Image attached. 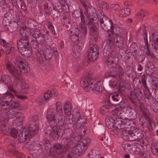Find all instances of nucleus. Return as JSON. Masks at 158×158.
Listing matches in <instances>:
<instances>
[{
  "mask_svg": "<svg viewBox=\"0 0 158 158\" xmlns=\"http://www.w3.org/2000/svg\"><path fill=\"white\" fill-rule=\"evenodd\" d=\"M69 130V129L64 130L60 127H56L53 128L51 135L54 140H57L60 139L63 135H65V133L67 134V132Z\"/></svg>",
  "mask_w": 158,
  "mask_h": 158,
  "instance_id": "nucleus-9",
  "label": "nucleus"
},
{
  "mask_svg": "<svg viewBox=\"0 0 158 158\" xmlns=\"http://www.w3.org/2000/svg\"><path fill=\"white\" fill-rule=\"evenodd\" d=\"M74 49V46H73L72 49V52L71 55L74 57L77 58L80 55V51H79L78 49Z\"/></svg>",
  "mask_w": 158,
  "mask_h": 158,
  "instance_id": "nucleus-53",
  "label": "nucleus"
},
{
  "mask_svg": "<svg viewBox=\"0 0 158 158\" xmlns=\"http://www.w3.org/2000/svg\"><path fill=\"white\" fill-rule=\"evenodd\" d=\"M115 38L116 45L118 48L122 47L124 44V38L123 36H117Z\"/></svg>",
  "mask_w": 158,
  "mask_h": 158,
  "instance_id": "nucleus-34",
  "label": "nucleus"
},
{
  "mask_svg": "<svg viewBox=\"0 0 158 158\" xmlns=\"http://www.w3.org/2000/svg\"><path fill=\"white\" fill-rule=\"evenodd\" d=\"M84 148V147H82L79 143L73 148L72 152L74 155L79 156L82 154L85 150Z\"/></svg>",
  "mask_w": 158,
  "mask_h": 158,
  "instance_id": "nucleus-16",
  "label": "nucleus"
},
{
  "mask_svg": "<svg viewBox=\"0 0 158 158\" xmlns=\"http://www.w3.org/2000/svg\"><path fill=\"white\" fill-rule=\"evenodd\" d=\"M147 78V76L145 74H143L141 77V81L142 82V85L144 88V94L147 99H150L152 97V95L147 86L146 80Z\"/></svg>",
  "mask_w": 158,
  "mask_h": 158,
  "instance_id": "nucleus-12",
  "label": "nucleus"
},
{
  "mask_svg": "<svg viewBox=\"0 0 158 158\" xmlns=\"http://www.w3.org/2000/svg\"><path fill=\"white\" fill-rule=\"evenodd\" d=\"M151 150L153 155H158V143H153L152 144Z\"/></svg>",
  "mask_w": 158,
  "mask_h": 158,
  "instance_id": "nucleus-45",
  "label": "nucleus"
},
{
  "mask_svg": "<svg viewBox=\"0 0 158 158\" xmlns=\"http://www.w3.org/2000/svg\"><path fill=\"white\" fill-rule=\"evenodd\" d=\"M123 112L126 117V119L132 120L137 117L136 112L131 107L127 106L126 109H125Z\"/></svg>",
  "mask_w": 158,
  "mask_h": 158,
  "instance_id": "nucleus-13",
  "label": "nucleus"
},
{
  "mask_svg": "<svg viewBox=\"0 0 158 158\" xmlns=\"http://www.w3.org/2000/svg\"><path fill=\"white\" fill-rule=\"evenodd\" d=\"M16 111H14L13 110L11 109L6 110L4 112H3L1 113L2 116L6 115L9 118H13L15 117L16 114Z\"/></svg>",
  "mask_w": 158,
  "mask_h": 158,
  "instance_id": "nucleus-30",
  "label": "nucleus"
},
{
  "mask_svg": "<svg viewBox=\"0 0 158 158\" xmlns=\"http://www.w3.org/2000/svg\"><path fill=\"white\" fill-rule=\"evenodd\" d=\"M13 77L14 79L13 83H12L10 86H12L13 87H15L18 85L19 81H21L22 79V75L20 74Z\"/></svg>",
  "mask_w": 158,
  "mask_h": 158,
  "instance_id": "nucleus-37",
  "label": "nucleus"
},
{
  "mask_svg": "<svg viewBox=\"0 0 158 158\" xmlns=\"http://www.w3.org/2000/svg\"><path fill=\"white\" fill-rule=\"evenodd\" d=\"M114 32L115 35V37L117 36H123V29L119 27H115Z\"/></svg>",
  "mask_w": 158,
  "mask_h": 158,
  "instance_id": "nucleus-49",
  "label": "nucleus"
},
{
  "mask_svg": "<svg viewBox=\"0 0 158 158\" xmlns=\"http://www.w3.org/2000/svg\"><path fill=\"white\" fill-rule=\"evenodd\" d=\"M35 39L31 40V44L33 48L39 50L42 47L41 44L39 43H43L45 41V35L41 34Z\"/></svg>",
  "mask_w": 158,
  "mask_h": 158,
  "instance_id": "nucleus-10",
  "label": "nucleus"
},
{
  "mask_svg": "<svg viewBox=\"0 0 158 158\" xmlns=\"http://www.w3.org/2000/svg\"><path fill=\"white\" fill-rule=\"evenodd\" d=\"M84 45V40L81 39L80 41L78 43L74 45V49H78L79 50V51H81L82 47H83Z\"/></svg>",
  "mask_w": 158,
  "mask_h": 158,
  "instance_id": "nucleus-51",
  "label": "nucleus"
},
{
  "mask_svg": "<svg viewBox=\"0 0 158 158\" xmlns=\"http://www.w3.org/2000/svg\"><path fill=\"white\" fill-rule=\"evenodd\" d=\"M59 115V116H58L57 117L58 123L60 126L62 127L65 123L64 117L62 115V114Z\"/></svg>",
  "mask_w": 158,
  "mask_h": 158,
  "instance_id": "nucleus-52",
  "label": "nucleus"
},
{
  "mask_svg": "<svg viewBox=\"0 0 158 158\" xmlns=\"http://www.w3.org/2000/svg\"><path fill=\"white\" fill-rule=\"evenodd\" d=\"M108 52H109L108 53L107 52L106 53H105L104 51H103V55L105 57L109 56L105 61V63L108 66H111L113 64H116L119 61L117 52L114 50V49H110V51L108 50Z\"/></svg>",
  "mask_w": 158,
  "mask_h": 158,
  "instance_id": "nucleus-5",
  "label": "nucleus"
},
{
  "mask_svg": "<svg viewBox=\"0 0 158 158\" xmlns=\"http://www.w3.org/2000/svg\"><path fill=\"white\" fill-rule=\"evenodd\" d=\"M90 142L89 138L88 137L84 139L80 142L79 144L81 145L82 147H84V148L86 150L87 148V147L89 145Z\"/></svg>",
  "mask_w": 158,
  "mask_h": 158,
  "instance_id": "nucleus-39",
  "label": "nucleus"
},
{
  "mask_svg": "<svg viewBox=\"0 0 158 158\" xmlns=\"http://www.w3.org/2000/svg\"><path fill=\"white\" fill-rule=\"evenodd\" d=\"M46 24L48 28L50 30L52 33L54 35H56V34L55 31L54 27L52 23L50 21H48L46 22Z\"/></svg>",
  "mask_w": 158,
  "mask_h": 158,
  "instance_id": "nucleus-50",
  "label": "nucleus"
},
{
  "mask_svg": "<svg viewBox=\"0 0 158 158\" xmlns=\"http://www.w3.org/2000/svg\"><path fill=\"white\" fill-rule=\"evenodd\" d=\"M2 117L0 119V122L2 124V127L3 130H7V128L6 127L8 126V122L9 118L6 115L2 116Z\"/></svg>",
  "mask_w": 158,
  "mask_h": 158,
  "instance_id": "nucleus-33",
  "label": "nucleus"
},
{
  "mask_svg": "<svg viewBox=\"0 0 158 158\" xmlns=\"http://www.w3.org/2000/svg\"><path fill=\"white\" fill-rule=\"evenodd\" d=\"M47 118L48 121L56 118L54 112L51 110H48Z\"/></svg>",
  "mask_w": 158,
  "mask_h": 158,
  "instance_id": "nucleus-44",
  "label": "nucleus"
},
{
  "mask_svg": "<svg viewBox=\"0 0 158 158\" xmlns=\"http://www.w3.org/2000/svg\"><path fill=\"white\" fill-rule=\"evenodd\" d=\"M122 98L120 94H111L108 95L107 102L111 106L117 105L121 102Z\"/></svg>",
  "mask_w": 158,
  "mask_h": 158,
  "instance_id": "nucleus-11",
  "label": "nucleus"
},
{
  "mask_svg": "<svg viewBox=\"0 0 158 158\" xmlns=\"http://www.w3.org/2000/svg\"><path fill=\"white\" fill-rule=\"evenodd\" d=\"M18 135V139L19 141L20 142H24L27 137L26 132L23 131H19Z\"/></svg>",
  "mask_w": 158,
  "mask_h": 158,
  "instance_id": "nucleus-36",
  "label": "nucleus"
},
{
  "mask_svg": "<svg viewBox=\"0 0 158 158\" xmlns=\"http://www.w3.org/2000/svg\"><path fill=\"white\" fill-rule=\"evenodd\" d=\"M134 133V132L133 131H130V132L128 135L127 139L126 140L131 141H135V135Z\"/></svg>",
  "mask_w": 158,
  "mask_h": 158,
  "instance_id": "nucleus-61",
  "label": "nucleus"
},
{
  "mask_svg": "<svg viewBox=\"0 0 158 158\" xmlns=\"http://www.w3.org/2000/svg\"><path fill=\"white\" fill-rule=\"evenodd\" d=\"M73 16L76 18H79L81 17V20L82 16H84L82 10L80 9V10H76L73 13Z\"/></svg>",
  "mask_w": 158,
  "mask_h": 158,
  "instance_id": "nucleus-55",
  "label": "nucleus"
},
{
  "mask_svg": "<svg viewBox=\"0 0 158 158\" xmlns=\"http://www.w3.org/2000/svg\"><path fill=\"white\" fill-rule=\"evenodd\" d=\"M42 33L40 30L37 28H34L32 31L31 32V35L35 39L38 37Z\"/></svg>",
  "mask_w": 158,
  "mask_h": 158,
  "instance_id": "nucleus-42",
  "label": "nucleus"
},
{
  "mask_svg": "<svg viewBox=\"0 0 158 158\" xmlns=\"http://www.w3.org/2000/svg\"><path fill=\"white\" fill-rule=\"evenodd\" d=\"M14 96L13 94L7 91L1 97L2 101L10 103L11 102L12 98Z\"/></svg>",
  "mask_w": 158,
  "mask_h": 158,
  "instance_id": "nucleus-26",
  "label": "nucleus"
},
{
  "mask_svg": "<svg viewBox=\"0 0 158 158\" xmlns=\"http://www.w3.org/2000/svg\"><path fill=\"white\" fill-rule=\"evenodd\" d=\"M117 105H118V107H119L123 111V112H124V110L125 109H127V104L125 102L123 101H122V99H121V101L119 104H118Z\"/></svg>",
  "mask_w": 158,
  "mask_h": 158,
  "instance_id": "nucleus-62",
  "label": "nucleus"
},
{
  "mask_svg": "<svg viewBox=\"0 0 158 158\" xmlns=\"http://www.w3.org/2000/svg\"><path fill=\"white\" fill-rule=\"evenodd\" d=\"M131 97L130 100L133 104L134 106H137V102L136 99L138 100H140L143 98L142 93L139 88H134V90L130 92Z\"/></svg>",
  "mask_w": 158,
  "mask_h": 158,
  "instance_id": "nucleus-7",
  "label": "nucleus"
},
{
  "mask_svg": "<svg viewBox=\"0 0 158 158\" xmlns=\"http://www.w3.org/2000/svg\"><path fill=\"white\" fill-rule=\"evenodd\" d=\"M150 80L152 85V86L154 89L156 88L158 86V78L154 77L152 76Z\"/></svg>",
  "mask_w": 158,
  "mask_h": 158,
  "instance_id": "nucleus-47",
  "label": "nucleus"
},
{
  "mask_svg": "<svg viewBox=\"0 0 158 158\" xmlns=\"http://www.w3.org/2000/svg\"><path fill=\"white\" fill-rule=\"evenodd\" d=\"M134 133L135 141H136L141 140L144 136L143 131L139 130H138L134 132Z\"/></svg>",
  "mask_w": 158,
  "mask_h": 158,
  "instance_id": "nucleus-35",
  "label": "nucleus"
},
{
  "mask_svg": "<svg viewBox=\"0 0 158 158\" xmlns=\"http://www.w3.org/2000/svg\"><path fill=\"white\" fill-rule=\"evenodd\" d=\"M105 123L107 127L109 129H112L115 128L116 121L110 117L106 118L105 120Z\"/></svg>",
  "mask_w": 158,
  "mask_h": 158,
  "instance_id": "nucleus-25",
  "label": "nucleus"
},
{
  "mask_svg": "<svg viewBox=\"0 0 158 158\" xmlns=\"http://www.w3.org/2000/svg\"><path fill=\"white\" fill-rule=\"evenodd\" d=\"M105 77H112L116 78L118 76V71L117 68L114 67H111L108 72L105 74Z\"/></svg>",
  "mask_w": 158,
  "mask_h": 158,
  "instance_id": "nucleus-21",
  "label": "nucleus"
},
{
  "mask_svg": "<svg viewBox=\"0 0 158 158\" xmlns=\"http://www.w3.org/2000/svg\"><path fill=\"white\" fill-rule=\"evenodd\" d=\"M38 116H37L30 117L29 118V127H38Z\"/></svg>",
  "mask_w": 158,
  "mask_h": 158,
  "instance_id": "nucleus-20",
  "label": "nucleus"
},
{
  "mask_svg": "<svg viewBox=\"0 0 158 158\" xmlns=\"http://www.w3.org/2000/svg\"><path fill=\"white\" fill-rule=\"evenodd\" d=\"M63 145L62 143H57L54 144L53 145V148L55 150H59L60 149L62 151V148Z\"/></svg>",
  "mask_w": 158,
  "mask_h": 158,
  "instance_id": "nucleus-63",
  "label": "nucleus"
},
{
  "mask_svg": "<svg viewBox=\"0 0 158 158\" xmlns=\"http://www.w3.org/2000/svg\"><path fill=\"white\" fill-rule=\"evenodd\" d=\"M97 15L98 18V23H100V27L102 29L106 31H109L111 30L113 31L112 21L104 15L102 10H98Z\"/></svg>",
  "mask_w": 158,
  "mask_h": 158,
  "instance_id": "nucleus-3",
  "label": "nucleus"
},
{
  "mask_svg": "<svg viewBox=\"0 0 158 158\" xmlns=\"http://www.w3.org/2000/svg\"><path fill=\"white\" fill-rule=\"evenodd\" d=\"M29 39L21 38L17 42L18 50L23 56L28 57L32 53V50L29 47Z\"/></svg>",
  "mask_w": 158,
  "mask_h": 158,
  "instance_id": "nucleus-4",
  "label": "nucleus"
},
{
  "mask_svg": "<svg viewBox=\"0 0 158 158\" xmlns=\"http://www.w3.org/2000/svg\"><path fill=\"white\" fill-rule=\"evenodd\" d=\"M95 15V14L94 12H92L91 13H90V11H89L88 14V17L87 16L85 19V16H82L81 22L83 23H85L86 24L88 25L89 26L94 24V22L96 23L97 22L95 21L94 19Z\"/></svg>",
  "mask_w": 158,
  "mask_h": 158,
  "instance_id": "nucleus-14",
  "label": "nucleus"
},
{
  "mask_svg": "<svg viewBox=\"0 0 158 158\" xmlns=\"http://www.w3.org/2000/svg\"><path fill=\"white\" fill-rule=\"evenodd\" d=\"M115 41V39L113 35L112 34H109L107 37L106 44L103 49L105 53L107 52L108 53V50L110 51V49H114Z\"/></svg>",
  "mask_w": 158,
  "mask_h": 158,
  "instance_id": "nucleus-8",
  "label": "nucleus"
},
{
  "mask_svg": "<svg viewBox=\"0 0 158 158\" xmlns=\"http://www.w3.org/2000/svg\"><path fill=\"white\" fill-rule=\"evenodd\" d=\"M89 30L90 35H92L95 40H96L98 37V32L97 31V28L96 25L94 24L89 26Z\"/></svg>",
  "mask_w": 158,
  "mask_h": 158,
  "instance_id": "nucleus-19",
  "label": "nucleus"
},
{
  "mask_svg": "<svg viewBox=\"0 0 158 158\" xmlns=\"http://www.w3.org/2000/svg\"><path fill=\"white\" fill-rule=\"evenodd\" d=\"M48 122L50 126L53 128H56V127H59L57 126V121L56 118L48 120Z\"/></svg>",
  "mask_w": 158,
  "mask_h": 158,
  "instance_id": "nucleus-58",
  "label": "nucleus"
},
{
  "mask_svg": "<svg viewBox=\"0 0 158 158\" xmlns=\"http://www.w3.org/2000/svg\"><path fill=\"white\" fill-rule=\"evenodd\" d=\"M35 52L36 57V59L39 61L40 63L42 62L43 58L41 52L40 51L41 50V48L39 50L36 49Z\"/></svg>",
  "mask_w": 158,
  "mask_h": 158,
  "instance_id": "nucleus-54",
  "label": "nucleus"
},
{
  "mask_svg": "<svg viewBox=\"0 0 158 158\" xmlns=\"http://www.w3.org/2000/svg\"><path fill=\"white\" fill-rule=\"evenodd\" d=\"M146 27H144V28L143 30V32L144 33L143 35V39L144 40V42L145 44V46L146 47V48L147 50V51L146 52V54L148 56H150L152 58H153L155 57L154 55V54L152 53V52H151L149 48V46L148 40L147 35L146 32Z\"/></svg>",
  "mask_w": 158,
  "mask_h": 158,
  "instance_id": "nucleus-15",
  "label": "nucleus"
},
{
  "mask_svg": "<svg viewBox=\"0 0 158 158\" xmlns=\"http://www.w3.org/2000/svg\"><path fill=\"white\" fill-rule=\"evenodd\" d=\"M129 50L133 54H137L138 50V46L137 44L134 42L132 43L131 44H130Z\"/></svg>",
  "mask_w": 158,
  "mask_h": 158,
  "instance_id": "nucleus-41",
  "label": "nucleus"
},
{
  "mask_svg": "<svg viewBox=\"0 0 158 158\" xmlns=\"http://www.w3.org/2000/svg\"><path fill=\"white\" fill-rule=\"evenodd\" d=\"M56 113L57 115H61L63 114V109L62 104L60 102H57L56 104Z\"/></svg>",
  "mask_w": 158,
  "mask_h": 158,
  "instance_id": "nucleus-40",
  "label": "nucleus"
},
{
  "mask_svg": "<svg viewBox=\"0 0 158 158\" xmlns=\"http://www.w3.org/2000/svg\"><path fill=\"white\" fill-rule=\"evenodd\" d=\"M115 124L116 125L115 126V128L118 129V130L120 132V133L124 131V130H126V126L130 125L128 124V122L127 121L126 123H124V122H123L122 120L119 121L117 120L116 121Z\"/></svg>",
  "mask_w": 158,
  "mask_h": 158,
  "instance_id": "nucleus-17",
  "label": "nucleus"
},
{
  "mask_svg": "<svg viewBox=\"0 0 158 158\" xmlns=\"http://www.w3.org/2000/svg\"><path fill=\"white\" fill-rule=\"evenodd\" d=\"M149 126L151 127L153 131H156V129L158 128V123L154 122L152 119L149 121Z\"/></svg>",
  "mask_w": 158,
  "mask_h": 158,
  "instance_id": "nucleus-48",
  "label": "nucleus"
},
{
  "mask_svg": "<svg viewBox=\"0 0 158 158\" xmlns=\"http://www.w3.org/2000/svg\"><path fill=\"white\" fill-rule=\"evenodd\" d=\"M44 58L46 60H49L51 59L53 56L52 52L51 50L48 48H45L43 51Z\"/></svg>",
  "mask_w": 158,
  "mask_h": 158,
  "instance_id": "nucleus-31",
  "label": "nucleus"
},
{
  "mask_svg": "<svg viewBox=\"0 0 158 158\" xmlns=\"http://www.w3.org/2000/svg\"><path fill=\"white\" fill-rule=\"evenodd\" d=\"M94 82V80L91 78H88L83 81L82 83L81 82V85L86 92L93 90L94 93L97 94L101 92L104 88L103 85L99 82L93 85Z\"/></svg>",
  "mask_w": 158,
  "mask_h": 158,
  "instance_id": "nucleus-2",
  "label": "nucleus"
},
{
  "mask_svg": "<svg viewBox=\"0 0 158 158\" xmlns=\"http://www.w3.org/2000/svg\"><path fill=\"white\" fill-rule=\"evenodd\" d=\"M38 127H29V128L25 131L27 137L31 138L35 136L38 132Z\"/></svg>",
  "mask_w": 158,
  "mask_h": 158,
  "instance_id": "nucleus-27",
  "label": "nucleus"
},
{
  "mask_svg": "<svg viewBox=\"0 0 158 158\" xmlns=\"http://www.w3.org/2000/svg\"><path fill=\"white\" fill-rule=\"evenodd\" d=\"M95 131L98 133H103L105 131V127L103 124L98 121L94 123Z\"/></svg>",
  "mask_w": 158,
  "mask_h": 158,
  "instance_id": "nucleus-23",
  "label": "nucleus"
},
{
  "mask_svg": "<svg viewBox=\"0 0 158 158\" xmlns=\"http://www.w3.org/2000/svg\"><path fill=\"white\" fill-rule=\"evenodd\" d=\"M148 13L143 10H140L137 13L136 15L138 16L140 19H142L144 17L148 15Z\"/></svg>",
  "mask_w": 158,
  "mask_h": 158,
  "instance_id": "nucleus-56",
  "label": "nucleus"
},
{
  "mask_svg": "<svg viewBox=\"0 0 158 158\" xmlns=\"http://www.w3.org/2000/svg\"><path fill=\"white\" fill-rule=\"evenodd\" d=\"M125 73L128 77L132 78L134 77L136 74L133 68L130 65H128L126 67Z\"/></svg>",
  "mask_w": 158,
  "mask_h": 158,
  "instance_id": "nucleus-24",
  "label": "nucleus"
},
{
  "mask_svg": "<svg viewBox=\"0 0 158 158\" xmlns=\"http://www.w3.org/2000/svg\"><path fill=\"white\" fill-rule=\"evenodd\" d=\"M14 62L17 68L14 67L11 71L12 73L10 72L13 76L20 74V72L25 73L29 71L30 68L28 66V63L25 60L22 59L21 57H16Z\"/></svg>",
  "mask_w": 158,
  "mask_h": 158,
  "instance_id": "nucleus-1",
  "label": "nucleus"
},
{
  "mask_svg": "<svg viewBox=\"0 0 158 158\" xmlns=\"http://www.w3.org/2000/svg\"><path fill=\"white\" fill-rule=\"evenodd\" d=\"M1 81L7 86L11 85L12 81L11 77L7 75H4L1 76Z\"/></svg>",
  "mask_w": 158,
  "mask_h": 158,
  "instance_id": "nucleus-32",
  "label": "nucleus"
},
{
  "mask_svg": "<svg viewBox=\"0 0 158 158\" xmlns=\"http://www.w3.org/2000/svg\"><path fill=\"white\" fill-rule=\"evenodd\" d=\"M131 10L129 8H127L124 10H121L119 12V16L121 17H126L130 14Z\"/></svg>",
  "mask_w": 158,
  "mask_h": 158,
  "instance_id": "nucleus-38",
  "label": "nucleus"
},
{
  "mask_svg": "<svg viewBox=\"0 0 158 158\" xmlns=\"http://www.w3.org/2000/svg\"><path fill=\"white\" fill-rule=\"evenodd\" d=\"M99 52H89L87 56L88 61L89 62L94 61L98 57Z\"/></svg>",
  "mask_w": 158,
  "mask_h": 158,
  "instance_id": "nucleus-28",
  "label": "nucleus"
},
{
  "mask_svg": "<svg viewBox=\"0 0 158 158\" xmlns=\"http://www.w3.org/2000/svg\"><path fill=\"white\" fill-rule=\"evenodd\" d=\"M53 7L51 5H49L48 3L45 2L43 6V8L40 10V13L42 14L45 13L46 15L49 16L50 14V12L52 10Z\"/></svg>",
  "mask_w": 158,
  "mask_h": 158,
  "instance_id": "nucleus-18",
  "label": "nucleus"
},
{
  "mask_svg": "<svg viewBox=\"0 0 158 158\" xmlns=\"http://www.w3.org/2000/svg\"><path fill=\"white\" fill-rule=\"evenodd\" d=\"M10 107L9 108L11 109V110L16 109L19 108V103L16 102H11L9 104Z\"/></svg>",
  "mask_w": 158,
  "mask_h": 158,
  "instance_id": "nucleus-57",
  "label": "nucleus"
},
{
  "mask_svg": "<svg viewBox=\"0 0 158 158\" xmlns=\"http://www.w3.org/2000/svg\"><path fill=\"white\" fill-rule=\"evenodd\" d=\"M133 56L135 59L137 58L139 62L142 63L145 58V56L143 54H138V52L137 54H133Z\"/></svg>",
  "mask_w": 158,
  "mask_h": 158,
  "instance_id": "nucleus-43",
  "label": "nucleus"
},
{
  "mask_svg": "<svg viewBox=\"0 0 158 158\" xmlns=\"http://www.w3.org/2000/svg\"><path fill=\"white\" fill-rule=\"evenodd\" d=\"M140 109L141 112L143 114L144 117H140L139 123L143 128V130H146L149 126V121L151 118L149 117V112L148 110L142 106L140 107Z\"/></svg>",
  "mask_w": 158,
  "mask_h": 158,
  "instance_id": "nucleus-6",
  "label": "nucleus"
},
{
  "mask_svg": "<svg viewBox=\"0 0 158 158\" xmlns=\"http://www.w3.org/2000/svg\"><path fill=\"white\" fill-rule=\"evenodd\" d=\"M86 122V117L83 116H81L78 118L75 125L77 128H78L81 127V126H83V125Z\"/></svg>",
  "mask_w": 158,
  "mask_h": 158,
  "instance_id": "nucleus-29",
  "label": "nucleus"
},
{
  "mask_svg": "<svg viewBox=\"0 0 158 158\" xmlns=\"http://www.w3.org/2000/svg\"><path fill=\"white\" fill-rule=\"evenodd\" d=\"M139 155L143 158H151V153L149 151H147L144 152H140Z\"/></svg>",
  "mask_w": 158,
  "mask_h": 158,
  "instance_id": "nucleus-64",
  "label": "nucleus"
},
{
  "mask_svg": "<svg viewBox=\"0 0 158 158\" xmlns=\"http://www.w3.org/2000/svg\"><path fill=\"white\" fill-rule=\"evenodd\" d=\"M16 119L19 122L22 121L24 118V115L22 113L16 111Z\"/></svg>",
  "mask_w": 158,
  "mask_h": 158,
  "instance_id": "nucleus-59",
  "label": "nucleus"
},
{
  "mask_svg": "<svg viewBox=\"0 0 158 158\" xmlns=\"http://www.w3.org/2000/svg\"><path fill=\"white\" fill-rule=\"evenodd\" d=\"M118 76L119 77L120 79H121L122 77L124 75V71L123 68L120 66H119L118 68Z\"/></svg>",
  "mask_w": 158,
  "mask_h": 158,
  "instance_id": "nucleus-60",
  "label": "nucleus"
},
{
  "mask_svg": "<svg viewBox=\"0 0 158 158\" xmlns=\"http://www.w3.org/2000/svg\"><path fill=\"white\" fill-rule=\"evenodd\" d=\"M19 33L22 36L21 38L25 39H29V36L31 35L30 30L26 27H21Z\"/></svg>",
  "mask_w": 158,
  "mask_h": 158,
  "instance_id": "nucleus-22",
  "label": "nucleus"
},
{
  "mask_svg": "<svg viewBox=\"0 0 158 158\" xmlns=\"http://www.w3.org/2000/svg\"><path fill=\"white\" fill-rule=\"evenodd\" d=\"M101 140H103V144L106 146L109 145L110 143V139L108 136H106L105 134H103V135L101 138Z\"/></svg>",
  "mask_w": 158,
  "mask_h": 158,
  "instance_id": "nucleus-46",
  "label": "nucleus"
}]
</instances>
